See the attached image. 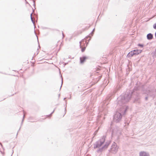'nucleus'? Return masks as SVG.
Listing matches in <instances>:
<instances>
[{
    "label": "nucleus",
    "instance_id": "1",
    "mask_svg": "<svg viewBox=\"0 0 156 156\" xmlns=\"http://www.w3.org/2000/svg\"><path fill=\"white\" fill-rule=\"evenodd\" d=\"M61 44L62 42L60 41H58L55 43L53 46L54 49L56 51H59L61 48Z\"/></svg>",
    "mask_w": 156,
    "mask_h": 156
},
{
    "label": "nucleus",
    "instance_id": "2",
    "mask_svg": "<svg viewBox=\"0 0 156 156\" xmlns=\"http://www.w3.org/2000/svg\"><path fill=\"white\" fill-rule=\"evenodd\" d=\"M87 41L85 39H83L80 42V47H86L87 45Z\"/></svg>",
    "mask_w": 156,
    "mask_h": 156
},
{
    "label": "nucleus",
    "instance_id": "3",
    "mask_svg": "<svg viewBox=\"0 0 156 156\" xmlns=\"http://www.w3.org/2000/svg\"><path fill=\"white\" fill-rule=\"evenodd\" d=\"M135 51V50H133V51H131L130 52H129L128 54V56L129 57H132L134 55H135L134 54H135L134 52Z\"/></svg>",
    "mask_w": 156,
    "mask_h": 156
},
{
    "label": "nucleus",
    "instance_id": "4",
    "mask_svg": "<svg viewBox=\"0 0 156 156\" xmlns=\"http://www.w3.org/2000/svg\"><path fill=\"white\" fill-rule=\"evenodd\" d=\"M140 156H149L148 154L145 152H141L140 153Z\"/></svg>",
    "mask_w": 156,
    "mask_h": 156
},
{
    "label": "nucleus",
    "instance_id": "5",
    "mask_svg": "<svg viewBox=\"0 0 156 156\" xmlns=\"http://www.w3.org/2000/svg\"><path fill=\"white\" fill-rule=\"evenodd\" d=\"M147 38L148 40H151L153 38V35L151 34H148L147 35Z\"/></svg>",
    "mask_w": 156,
    "mask_h": 156
},
{
    "label": "nucleus",
    "instance_id": "6",
    "mask_svg": "<svg viewBox=\"0 0 156 156\" xmlns=\"http://www.w3.org/2000/svg\"><path fill=\"white\" fill-rule=\"evenodd\" d=\"M135 51L134 52V53L136 54H134L135 55H138L142 51L141 50H135Z\"/></svg>",
    "mask_w": 156,
    "mask_h": 156
},
{
    "label": "nucleus",
    "instance_id": "7",
    "mask_svg": "<svg viewBox=\"0 0 156 156\" xmlns=\"http://www.w3.org/2000/svg\"><path fill=\"white\" fill-rule=\"evenodd\" d=\"M51 116V115L50 114L48 115H46L44 116H42V119H45L47 118H50Z\"/></svg>",
    "mask_w": 156,
    "mask_h": 156
},
{
    "label": "nucleus",
    "instance_id": "8",
    "mask_svg": "<svg viewBox=\"0 0 156 156\" xmlns=\"http://www.w3.org/2000/svg\"><path fill=\"white\" fill-rule=\"evenodd\" d=\"M86 58H87L85 57L81 58H80L81 63H83V62L86 59Z\"/></svg>",
    "mask_w": 156,
    "mask_h": 156
},
{
    "label": "nucleus",
    "instance_id": "9",
    "mask_svg": "<svg viewBox=\"0 0 156 156\" xmlns=\"http://www.w3.org/2000/svg\"><path fill=\"white\" fill-rule=\"evenodd\" d=\"M86 47H80L81 48V51H82V52H83L85 51V49Z\"/></svg>",
    "mask_w": 156,
    "mask_h": 156
},
{
    "label": "nucleus",
    "instance_id": "10",
    "mask_svg": "<svg viewBox=\"0 0 156 156\" xmlns=\"http://www.w3.org/2000/svg\"><path fill=\"white\" fill-rule=\"evenodd\" d=\"M153 27L154 29H156V23H155L153 25Z\"/></svg>",
    "mask_w": 156,
    "mask_h": 156
},
{
    "label": "nucleus",
    "instance_id": "11",
    "mask_svg": "<svg viewBox=\"0 0 156 156\" xmlns=\"http://www.w3.org/2000/svg\"><path fill=\"white\" fill-rule=\"evenodd\" d=\"M138 46H140L141 47H143V44H138Z\"/></svg>",
    "mask_w": 156,
    "mask_h": 156
},
{
    "label": "nucleus",
    "instance_id": "12",
    "mask_svg": "<svg viewBox=\"0 0 156 156\" xmlns=\"http://www.w3.org/2000/svg\"><path fill=\"white\" fill-rule=\"evenodd\" d=\"M155 37H156V32L155 33Z\"/></svg>",
    "mask_w": 156,
    "mask_h": 156
}]
</instances>
